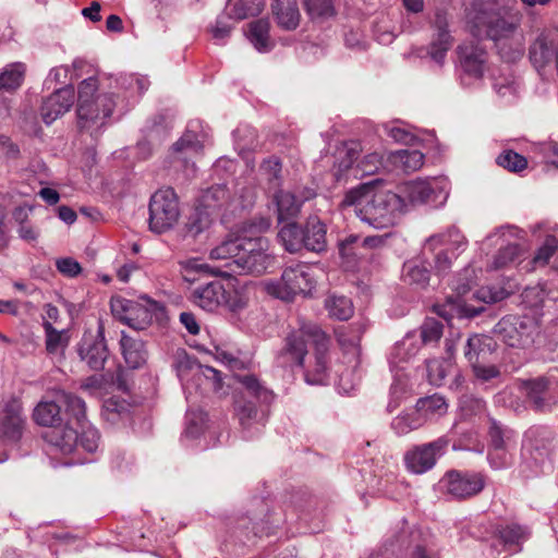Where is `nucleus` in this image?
<instances>
[{"instance_id": "obj_59", "label": "nucleus", "mask_w": 558, "mask_h": 558, "mask_svg": "<svg viewBox=\"0 0 558 558\" xmlns=\"http://www.w3.org/2000/svg\"><path fill=\"white\" fill-rule=\"evenodd\" d=\"M509 294L508 290L497 286L483 287L476 292L477 298L485 303L500 302L508 298Z\"/></svg>"}, {"instance_id": "obj_40", "label": "nucleus", "mask_w": 558, "mask_h": 558, "mask_svg": "<svg viewBox=\"0 0 558 558\" xmlns=\"http://www.w3.org/2000/svg\"><path fill=\"white\" fill-rule=\"evenodd\" d=\"M325 308L329 317L338 320H348L354 313L351 299L344 295L331 294L325 300Z\"/></svg>"}, {"instance_id": "obj_21", "label": "nucleus", "mask_w": 558, "mask_h": 558, "mask_svg": "<svg viewBox=\"0 0 558 558\" xmlns=\"http://www.w3.org/2000/svg\"><path fill=\"white\" fill-rule=\"evenodd\" d=\"M558 31L553 34H541L531 44L529 49V57L532 64L542 70L547 66L553 59H556V51L558 50Z\"/></svg>"}, {"instance_id": "obj_3", "label": "nucleus", "mask_w": 558, "mask_h": 558, "mask_svg": "<svg viewBox=\"0 0 558 558\" xmlns=\"http://www.w3.org/2000/svg\"><path fill=\"white\" fill-rule=\"evenodd\" d=\"M97 78L88 77L78 85L77 126L95 136L107 124L116 108L114 95L98 93Z\"/></svg>"}, {"instance_id": "obj_5", "label": "nucleus", "mask_w": 558, "mask_h": 558, "mask_svg": "<svg viewBox=\"0 0 558 558\" xmlns=\"http://www.w3.org/2000/svg\"><path fill=\"white\" fill-rule=\"evenodd\" d=\"M110 306L117 319L135 330L146 329L154 318L159 319L165 313V307L161 303L147 296H142L137 301L113 296L110 301Z\"/></svg>"}, {"instance_id": "obj_24", "label": "nucleus", "mask_w": 558, "mask_h": 558, "mask_svg": "<svg viewBox=\"0 0 558 558\" xmlns=\"http://www.w3.org/2000/svg\"><path fill=\"white\" fill-rule=\"evenodd\" d=\"M468 241L457 228H449L446 232L432 235L427 239L424 251L435 252L440 247L448 251L452 256H458L466 247Z\"/></svg>"}, {"instance_id": "obj_20", "label": "nucleus", "mask_w": 558, "mask_h": 558, "mask_svg": "<svg viewBox=\"0 0 558 558\" xmlns=\"http://www.w3.org/2000/svg\"><path fill=\"white\" fill-rule=\"evenodd\" d=\"M74 102V90L63 87L47 97L40 109V114L46 124H51L59 117L70 110Z\"/></svg>"}, {"instance_id": "obj_26", "label": "nucleus", "mask_w": 558, "mask_h": 558, "mask_svg": "<svg viewBox=\"0 0 558 558\" xmlns=\"http://www.w3.org/2000/svg\"><path fill=\"white\" fill-rule=\"evenodd\" d=\"M34 206L23 204L12 210V220L16 226L19 238L28 243H35L40 236V230L32 222L31 215Z\"/></svg>"}, {"instance_id": "obj_23", "label": "nucleus", "mask_w": 558, "mask_h": 558, "mask_svg": "<svg viewBox=\"0 0 558 558\" xmlns=\"http://www.w3.org/2000/svg\"><path fill=\"white\" fill-rule=\"evenodd\" d=\"M496 341L488 336L473 335L464 347V356L470 364L494 362L496 357Z\"/></svg>"}, {"instance_id": "obj_25", "label": "nucleus", "mask_w": 558, "mask_h": 558, "mask_svg": "<svg viewBox=\"0 0 558 558\" xmlns=\"http://www.w3.org/2000/svg\"><path fill=\"white\" fill-rule=\"evenodd\" d=\"M489 436V459L495 468L502 465V462H495V454L498 459H501L508 449L509 442L513 437V430L502 426L496 420L490 418V425L488 429Z\"/></svg>"}, {"instance_id": "obj_57", "label": "nucleus", "mask_w": 558, "mask_h": 558, "mask_svg": "<svg viewBox=\"0 0 558 558\" xmlns=\"http://www.w3.org/2000/svg\"><path fill=\"white\" fill-rule=\"evenodd\" d=\"M460 409L464 415H477L485 411L486 403L483 399L472 395H463L459 402Z\"/></svg>"}, {"instance_id": "obj_39", "label": "nucleus", "mask_w": 558, "mask_h": 558, "mask_svg": "<svg viewBox=\"0 0 558 558\" xmlns=\"http://www.w3.org/2000/svg\"><path fill=\"white\" fill-rule=\"evenodd\" d=\"M278 238L286 251L290 253H296L304 247V229L295 222L283 226Z\"/></svg>"}, {"instance_id": "obj_29", "label": "nucleus", "mask_w": 558, "mask_h": 558, "mask_svg": "<svg viewBox=\"0 0 558 558\" xmlns=\"http://www.w3.org/2000/svg\"><path fill=\"white\" fill-rule=\"evenodd\" d=\"M325 345L324 349L320 350L318 345L314 347L315 353H314V363L312 364L310 362L306 372H305V379L308 384L314 385H322L325 383L327 378V371H328V360H327V352L329 349V338L325 333Z\"/></svg>"}, {"instance_id": "obj_37", "label": "nucleus", "mask_w": 558, "mask_h": 558, "mask_svg": "<svg viewBox=\"0 0 558 558\" xmlns=\"http://www.w3.org/2000/svg\"><path fill=\"white\" fill-rule=\"evenodd\" d=\"M524 450L527 451L529 457H526L525 452L523 453L524 462L522 464V473L525 477L537 475L542 471V466L549 456L548 448L545 446H531L529 448H524Z\"/></svg>"}, {"instance_id": "obj_18", "label": "nucleus", "mask_w": 558, "mask_h": 558, "mask_svg": "<svg viewBox=\"0 0 558 558\" xmlns=\"http://www.w3.org/2000/svg\"><path fill=\"white\" fill-rule=\"evenodd\" d=\"M432 25L435 33L430 43L429 54L437 63H442L447 51L452 45V37L448 31L447 12L440 9L436 10Z\"/></svg>"}, {"instance_id": "obj_30", "label": "nucleus", "mask_w": 558, "mask_h": 558, "mask_svg": "<svg viewBox=\"0 0 558 558\" xmlns=\"http://www.w3.org/2000/svg\"><path fill=\"white\" fill-rule=\"evenodd\" d=\"M203 144L196 133L186 131L172 146L174 157L187 165L190 159L203 154Z\"/></svg>"}, {"instance_id": "obj_11", "label": "nucleus", "mask_w": 558, "mask_h": 558, "mask_svg": "<svg viewBox=\"0 0 558 558\" xmlns=\"http://www.w3.org/2000/svg\"><path fill=\"white\" fill-rule=\"evenodd\" d=\"M268 241L265 238H247L242 253L235 263L234 275H262L274 265V256L268 252Z\"/></svg>"}, {"instance_id": "obj_45", "label": "nucleus", "mask_w": 558, "mask_h": 558, "mask_svg": "<svg viewBox=\"0 0 558 558\" xmlns=\"http://www.w3.org/2000/svg\"><path fill=\"white\" fill-rule=\"evenodd\" d=\"M210 225V217L207 209L196 208L187 218L184 225V235L196 238Z\"/></svg>"}, {"instance_id": "obj_4", "label": "nucleus", "mask_w": 558, "mask_h": 558, "mask_svg": "<svg viewBox=\"0 0 558 558\" xmlns=\"http://www.w3.org/2000/svg\"><path fill=\"white\" fill-rule=\"evenodd\" d=\"M315 287L313 268L303 263L287 266L279 279L264 283V289L269 295L286 302L293 301L298 295L311 296Z\"/></svg>"}, {"instance_id": "obj_54", "label": "nucleus", "mask_w": 558, "mask_h": 558, "mask_svg": "<svg viewBox=\"0 0 558 558\" xmlns=\"http://www.w3.org/2000/svg\"><path fill=\"white\" fill-rule=\"evenodd\" d=\"M362 153V145L360 142L350 141L343 145V147L339 150L340 161L339 167L342 170H347L352 167V165L359 159L360 154Z\"/></svg>"}, {"instance_id": "obj_12", "label": "nucleus", "mask_w": 558, "mask_h": 558, "mask_svg": "<svg viewBox=\"0 0 558 558\" xmlns=\"http://www.w3.org/2000/svg\"><path fill=\"white\" fill-rule=\"evenodd\" d=\"M449 439L441 436L434 441L409 449L403 457L405 468L413 474H424L432 470L449 446Z\"/></svg>"}, {"instance_id": "obj_61", "label": "nucleus", "mask_w": 558, "mask_h": 558, "mask_svg": "<svg viewBox=\"0 0 558 558\" xmlns=\"http://www.w3.org/2000/svg\"><path fill=\"white\" fill-rule=\"evenodd\" d=\"M383 166V156L378 153H369L357 163L362 174H374Z\"/></svg>"}, {"instance_id": "obj_41", "label": "nucleus", "mask_w": 558, "mask_h": 558, "mask_svg": "<svg viewBox=\"0 0 558 558\" xmlns=\"http://www.w3.org/2000/svg\"><path fill=\"white\" fill-rule=\"evenodd\" d=\"M173 366L182 381H187L190 376L196 379L199 371L202 369V365L191 357L184 349L177 350Z\"/></svg>"}, {"instance_id": "obj_53", "label": "nucleus", "mask_w": 558, "mask_h": 558, "mask_svg": "<svg viewBox=\"0 0 558 558\" xmlns=\"http://www.w3.org/2000/svg\"><path fill=\"white\" fill-rule=\"evenodd\" d=\"M228 198V191L222 185H215L209 187L202 195V206L205 209H215Z\"/></svg>"}, {"instance_id": "obj_46", "label": "nucleus", "mask_w": 558, "mask_h": 558, "mask_svg": "<svg viewBox=\"0 0 558 558\" xmlns=\"http://www.w3.org/2000/svg\"><path fill=\"white\" fill-rule=\"evenodd\" d=\"M424 424V417L415 410L411 413L396 416L391 422V427L398 435H407L412 430L418 429Z\"/></svg>"}, {"instance_id": "obj_34", "label": "nucleus", "mask_w": 558, "mask_h": 558, "mask_svg": "<svg viewBox=\"0 0 558 558\" xmlns=\"http://www.w3.org/2000/svg\"><path fill=\"white\" fill-rule=\"evenodd\" d=\"M248 27V39L258 51L266 52L274 47L269 36L270 24L267 20L259 19L251 22Z\"/></svg>"}, {"instance_id": "obj_16", "label": "nucleus", "mask_w": 558, "mask_h": 558, "mask_svg": "<svg viewBox=\"0 0 558 558\" xmlns=\"http://www.w3.org/2000/svg\"><path fill=\"white\" fill-rule=\"evenodd\" d=\"M315 196V191L308 186H295L292 191L277 192L274 201L277 206L278 220L283 221L296 217L302 205Z\"/></svg>"}, {"instance_id": "obj_64", "label": "nucleus", "mask_w": 558, "mask_h": 558, "mask_svg": "<svg viewBox=\"0 0 558 558\" xmlns=\"http://www.w3.org/2000/svg\"><path fill=\"white\" fill-rule=\"evenodd\" d=\"M128 412L126 404L114 399H109L104 403V416L111 422H114L118 416Z\"/></svg>"}, {"instance_id": "obj_8", "label": "nucleus", "mask_w": 558, "mask_h": 558, "mask_svg": "<svg viewBox=\"0 0 558 558\" xmlns=\"http://www.w3.org/2000/svg\"><path fill=\"white\" fill-rule=\"evenodd\" d=\"M494 332L508 347L526 349L533 345L539 326L532 317L508 315L495 325Z\"/></svg>"}, {"instance_id": "obj_51", "label": "nucleus", "mask_w": 558, "mask_h": 558, "mask_svg": "<svg viewBox=\"0 0 558 558\" xmlns=\"http://www.w3.org/2000/svg\"><path fill=\"white\" fill-rule=\"evenodd\" d=\"M521 247L518 244H509L498 251L495 255L492 268L497 270L514 264L521 255Z\"/></svg>"}, {"instance_id": "obj_6", "label": "nucleus", "mask_w": 558, "mask_h": 558, "mask_svg": "<svg viewBox=\"0 0 558 558\" xmlns=\"http://www.w3.org/2000/svg\"><path fill=\"white\" fill-rule=\"evenodd\" d=\"M325 331L314 323H302L291 331L284 340V345L278 354V363L281 366H302L307 353V344L318 345L324 349Z\"/></svg>"}, {"instance_id": "obj_42", "label": "nucleus", "mask_w": 558, "mask_h": 558, "mask_svg": "<svg viewBox=\"0 0 558 558\" xmlns=\"http://www.w3.org/2000/svg\"><path fill=\"white\" fill-rule=\"evenodd\" d=\"M33 418L38 425L54 428L61 421L60 407L52 401H40L34 409Z\"/></svg>"}, {"instance_id": "obj_28", "label": "nucleus", "mask_w": 558, "mask_h": 558, "mask_svg": "<svg viewBox=\"0 0 558 558\" xmlns=\"http://www.w3.org/2000/svg\"><path fill=\"white\" fill-rule=\"evenodd\" d=\"M326 233V226L318 217H308L304 228V247L316 253L325 251Z\"/></svg>"}, {"instance_id": "obj_32", "label": "nucleus", "mask_w": 558, "mask_h": 558, "mask_svg": "<svg viewBox=\"0 0 558 558\" xmlns=\"http://www.w3.org/2000/svg\"><path fill=\"white\" fill-rule=\"evenodd\" d=\"M521 389L525 392L527 399L533 403L537 411H544L550 407L548 392V380L539 377L536 379L524 380L521 383Z\"/></svg>"}, {"instance_id": "obj_43", "label": "nucleus", "mask_w": 558, "mask_h": 558, "mask_svg": "<svg viewBox=\"0 0 558 558\" xmlns=\"http://www.w3.org/2000/svg\"><path fill=\"white\" fill-rule=\"evenodd\" d=\"M263 7V0H229L227 10L230 17L244 20L257 15Z\"/></svg>"}, {"instance_id": "obj_13", "label": "nucleus", "mask_w": 558, "mask_h": 558, "mask_svg": "<svg viewBox=\"0 0 558 558\" xmlns=\"http://www.w3.org/2000/svg\"><path fill=\"white\" fill-rule=\"evenodd\" d=\"M440 486L447 495L461 500L480 494L485 486V480L481 473L452 470L440 480Z\"/></svg>"}, {"instance_id": "obj_17", "label": "nucleus", "mask_w": 558, "mask_h": 558, "mask_svg": "<svg viewBox=\"0 0 558 558\" xmlns=\"http://www.w3.org/2000/svg\"><path fill=\"white\" fill-rule=\"evenodd\" d=\"M244 235H228L218 245L213 247L209 252V259L225 262L226 270L218 269L217 272L223 276H231L234 274L235 263H233L242 253Z\"/></svg>"}, {"instance_id": "obj_1", "label": "nucleus", "mask_w": 558, "mask_h": 558, "mask_svg": "<svg viewBox=\"0 0 558 558\" xmlns=\"http://www.w3.org/2000/svg\"><path fill=\"white\" fill-rule=\"evenodd\" d=\"M472 33L492 40L501 57L514 61L521 56L523 14L515 0H473L469 13Z\"/></svg>"}, {"instance_id": "obj_9", "label": "nucleus", "mask_w": 558, "mask_h": 558, "mask_svg": "<svg viewBox=\"0 0 558 558\" xmlns=\"http://www.w3.org/2000/svg\"><path fill=\"white\" fill-rule=\"evenodd\" d=\"M181 216L179 198L172 187L156 191L149 202V229L161 234L171 230Z\"/></svg>"}, {"instance_id": "obj_31", "label": "nucleus", "mask_w": 558, "mask_h": 558, "mask_svg": "<svg viewBox=\"0 0 558 558\" xmlns=\"http://www.w3.org/2000/svg\"><path fill=\"white\" fill-rule=\"evenodd\" d=\"M120 344L125 363L130 368H138L146 362L147 353L141 339L122 332Z\"/></svg>"}, {"instance_id": "obj_2", "label": "nucleus", "mask_w": 558, "mask_h": 558, "mask_svg": "<svg viewBox=\"0 0 558 558\" xmlns=\"http://www.w3.org/2000/svg\"><path fill=\"white\" fill-rule=\"evenodd\" d=\"M342 203L353 206L355 215L375 229L395 226L407 210L400 194L379 187L376 181L350 190Z\"/></svg>"}, {"instance_id": "obj_19", "label": "nucleus", "mask_w": 558, "mask_h": 558, "mask_svg": "<svg viewBox=\"0 0 558 558\" xmlns=\"http://www.w3.org/2000/svg\"><path fill=\"white\" fill-rule=\"evenodd\" d=\"M401 196L404 202L411 205H422L435 202L441 193V189L436 181L414 180L405 182L400 186Z\"/></svg>"}, {"instance_id": "obj_14", "label": "nucleus", "mask_w": 558, "mask_h": 558, "mask_svg": "<svg viewBox=\"0 0 558 558\" xmlns=\"http://www.w3.org/2000/svg\"><path fill=\"white\" fill-rule=\"evenodd\" d=\"M25 416L20 398L9 396L3 399L0 410V438L15 442L22 437Z\"/></svg>"}, {"instance_id": "obj_55", "label": "nucleus", "mask_w": 558, "mask_h": 558, "mask_svg": "<svg viewBox=\"0 0 558 558\" xmlns=\"http://www.w3.org/2000/svg\"><path fill=\"white\" fill-rule=\"evenodd\" d=\"M442 324L435 318H426L421 326V339L424 344L436 343L442 336Z\"/></svg>"}, {"instance_id": "obj_38", "label": "nucleus", "mask_w": 558, "mask_h": 558, "mask_svg": "<svg viewBox=\"0 0 558 558\" xmlns=\"http://www.w3.org/2000/svg\"><path fill=\"white\" fill-rule=\"evenodd\" d=\"M415 409L424 417V423L436 416H442L448 404L442 396L433 395L417 400Z\"/></svg>"}, {"instance_id": "obj_49", "label": "nucleus", "mask_w": 558, "mask_h": 558, "mask_svg": "<svg viewBox=\"0 0 558 558\" xmlns=\"http://www.w3.org/2000/svg\"><path fill=\"white\" fill-rule=\"evenodd\" d=\"M24 72L25 68L22 63H13L7 66L0 74V90L11 92L20 87Z\"/></svg>"}, {"instance_id": "obj_58", "label": "nucleus", "mask_w": 558, "mask_h": 558, "mask_svg": "<svg viewBox=\"0 0 558 558\" xmlns=\"http://www.w3.org/2000/svg\"><path fill=\"white\" fill-rule=\"evenodd\" d=\"M499 539L505 545L519 544L525 538L526 531L520 525L510 524L499 530Z\"/></svg>"}, {"instance_id": "obj_44", "label": "nucleus", "mask_w": 558, "mask_h": 558, "mask_svg": "<svg viewBox=\"0 0 558 558\" xmlns=\"http://www.w3.org/2000/svg\"><path fill=\"white\" fill-rule=\"evenodd\" d=\"M43 327L46 336V350L49 354L63 351L69 343L66 330H57L50 322H44Z\"/></svg>"}, {"instance_id": "obj_27", "label": "nucleus", "mask_w": 558, "mask_h": 558, "mask_svg": "<svg viewBox=\"0 0 558 558\" xmlns=\"http://www.w3.org/2000/svg\"><path fill=\"white\" fill-rule=\"evenodd\" d=\"M278 26L286 31H294L301 21L296 0H274L271 4Z\"/></svg>"}, {"instance_id": "obj_47", "label": "nucleus", "mask_w": 558, "mask_h": 558, "mask_svg": "<svg viewBox=\"0 0 558 558\" xmlns=\"http://www.w3.org/2000/svg\"><path fill=\"white\" fill-rule=\"evenodd\" d=\"M235 379L243 386L245 392H242L245 397H252L257 400L267 402L271 399V395L267 388H265L254 375H239Z\"/></svg>"}, {"instance_id": "obj_50", "label": "nucleus", "mask_w": 558, "mask_h": 558, "mask_svg": "<svg viewBox=\"0 0 558 558\" xmlns=\"http://www.w3.org/2000/svg\"><path fill=\"white\" fill-rule=\"evenodd\" d=\"M59 400L65 405L66 412L75 417L81 426L82 420L85 417L86 413V404L84 400L77 396L64 391L60 393Z\"/></svg>"}, {"instance_id": "obj_62", "label": "nucleus", "mask_w": 558, "mask_h": 558, "mask_svg": "<svg viewBox=\"0 0 558 558\" xmlns=\"http://www.w3.org/2000/svg\"><path fill=\"white\" fill-rule=\"evenodd\" d=\"M417 348L413 345L412 339L405 337L402 341L398 342L393 349L392 356L395 360L407 361L411 356L415 355Z\"/></svg>"}, {"instance_id": "obj_52", "label": "nucleus", "mask_w": 558, "mask_h": 558, "mask_svg": "<svg viewBox=\"0 0 558 558\" xmlns=\"http://www.w3.org/2000/svg\"><path fill=\"white\" fill-rule=\"evenodd\" d=\"M496 161L500 167L511 172H520L527 167L526 158L513 150H505L497 157Z\"/></svg>"}, {"instance_id": "obj_10", "label": "nucleus", "mask_w": 558, "mask_h": 558, "mask_svg": "<svg viewBox=\"0 0 558 558\" xmlns=\"http://www.w3.org/2000/svg\"><path fill=\"white\" fill-rule=\"evenodd\" d=\"M192 302L198 307L214 312L220 306L231 312H238L245 307L246 301L234 290H226L220 281H210L196 287L191 294Z\"/></svg>"}, {"instance_id": "obj_33", "label": "nucleus", "mask_w": 558, "mask_h": 558, "mask_svg": "<svg viewBox=\"0 0 558 558\" xmlns=\"http://www.w3.org/2000/svg\"><path fill=\"white\" fill-rule=\"evenodd\" d=\"M430 278L429 264L422 258L411 259L403 265V279L411 286L425 288Z\"/></svg>"}, {"instance_id": "obj_60", "label": "nucleus", "mask_w": 558, "mask_h": 558, "mask_svg": "<svg viewBox=\"0 0 558 558\" xmlns=\"http://www.w3.org/2000/svg\"><path fill=\"white\" fill-rule=\"evenodd\" d=\"M471 366L475 377L483 381H488L500 375V371L494 362H480Z\"/></svg>"}, {"instance_id": "obj_36", "label": "nucleus", "mask_w": 558, "mask_h": 558, "mask_svg": "<svg viewBox=\"0 0 558 558\" xmlns=\"http://www.w3.org/2000/svg\"><path fill=\"white\" fill-rule=\"evenodd\" d=\"M393 166L403 172H414L424 163V155L420 150L401 149L390 155Z\"/></svg>"}, {"instance_id": "obj_63", "label": "nucleus", "mask_w": 558, "mask_h": 558, "mask_svg": "<svg viewBox=\"0 0 558 558\" xmlns=\"http://www.w3.org/2000/svg\"><path fill=\"white\" fill-rule=\"evenodd\" d=\"M56 267L62 275L70 278L78 276L82 271L80 263L72 257L57 259Z\"/></svg>"}, {"instance_id": "obj_22", "label": "nucleus", "mask_w": 558, "mask_h": 558, "mask_svg": "<svg viewBox=\"0 0 558 558\" xmlns=\"http://www.w3.org/2000/svg\"><path fill=\"white\" fill-rule=\"evenodd\" d=\"M458 54L460 64L466 74L476 78L482 77L487 52L480 44L464 43L458 47Z\"/></svg>"}, {"instance_id": "obj_35", "label": "nucleus", "mask_w": 558, "mask_h": 558, "mask_svg": "<svg viewBox=\"0 0 558 558\" xmlns=\"http://www.w3.org/2000/svg\"><path fill=\"white\" fill-rule=\"evenodd\" d=\"M234 413L240 425L248 429L258 422V411L252 400H247L243 393H236L234 399Z\"/></svg>"}, {"instance_id": "obj_48", "label": "nucleus", "mask_w": 558, "mask_h": 558, "mask_svg": "<svg viewBox=\"0 0 558 558\" xmlns=\"http://www.w3.org/2000/svg\"><path fill=\"white\" fill-rule=\"evenodd\" d=\"M304 7L313 21H325L336 14L333 0H304Z\"/></svg>"}, {"instance_id": "obj_56", "label": "nucleus", "mask_w": 558, "mask_h": 558, "mask_svg": "<svg viewBox=\"0 0 558 558\" xmlns=\"http://www.w3.org/2000/svg\"><path fill=\"white\" fill-rule=\"evenodd\" d=\"M197 383H204L214 392H219L222 389V378L220 373L211 366L202 365L197 377Z\"/></svg>"}, {"instance_id": "obj_7", "label": "nucleus", "mask_w": 558, "mask_h": 558, "mask_svg": "<svg viewBox=\"0 0 558 558\" xmlns=\"http://www.w3.org/2000/svg\"><path fill=\"white\" fill-rule=\"evenodd\" d=\"M45 438L63 454L95 452L99 445L98 430L84 425H81V430L68 424L63 427L57 426L47 432Z\"/></svg>"}, {"instance_id": "obj_15", "label": "nucleus", "mask_w": 558, "mask_h": 558, "mask_svg": "<svg viewBox=\"0 0 558 558\" xmlns=\"http://www.w3.org/2000/svg\"><path fill=\"white\" fill-rule=\"evenodd\" d=\"M78 355L90 369L101 371L109 356L106 344L104 326L98 325L97 331L84 333L77 348Z\"/></svg>"}]
</instances>
